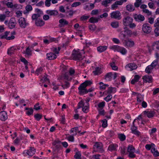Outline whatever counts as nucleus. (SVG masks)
Instances as JSON below:
<instances>
[{
	"label": "nucleus",
	"instance_id": "40",
	"mask_svg": "<svg viewBox=\"0 0 159 159\" xmlns=\"http://www.w3.org/2000/svg\"><path fill=\"white\" fill-rule=\"evenodd\" d=\"M60 143V141H55L52 143V144L57 148H58L61 147Z\"/></svg>",
	"mask_w": 159,
	"mask_h": 159
},
{
	"label": "nucleus",
	"instance_id": "54",
	"mask_svg": "<svg viewBox=\"0 0 159 159\" xmlns=\"http://www.w3.org/2000/svg\"><path fill=\"white\" fill-rule=\"evenodd\" d=\"M43 71V69L42 68L40 67L38 68L35 71V73L37 75H38L39 74H40Z\"/></svg>",
	"mask_w": 159,
	"mask_h": 159
},
{
	"label": "nucleus",
	"instance_id": "41",
	"mask_svg": "<svg viewBox=\"0 0 159 159\" xmlns=\"http://www.w3.org/2000/svg\"><path fill=\"white\" fill-rule=\"evenodd\" d=\"M112 0H105L102 2V4L105 7H107V4L110 3Z\"/></svg>",
	"mask_w": 159,
	"mask_h": 159
},
{
	"label": "nucleus",
	"instance_id": "43",
	"mask_svg": "<svg viewBox=\"0 0 159 159\" xmlns=\"http://www.w3.org/2000/svg\"><path fill=\"white\" fill-rule=\"evenodd\" d=\"M110 66L112 69L114 70H117L118 69V67L115 65L114 62H112L110 63Z\"/></svg>",
	"mask_w": 159,
	"mask_h": 159
},
{
	"label": "nucleus",
	"instance_id": "11",
	"mask_svg": "<svg viewBox=\"0 0 159 159\" xmlns=\"http://www.w3.org/2000/svg\"><path fill=\"white\" fill-rule=\"evenodd\" d=\"M133 19L129 16H126L123 18V24L126 27L128 26L131 22H132Z\"/></svg>",
	"mask_w": 159,
	"mask_h": 159
},
{
	"label": "nucleus",
	"instance_id": "45",
	"mask_svg": "<svg viewBox=\"0 0 159 159\" xmlns=\"http://www.w3.org/2000/svg\"><path fill=\"white\" fill-rule=\"evenodd\" d=\"M112 98V95L109 94L106 97L104 98V99L107 102H108Z\"/></svg>",
	"mask_w": 159,
	"mask_h": 159
},
{
	"label": "nucleus",
	"instance_id": "20",
	"mask_svg": "<svg viewBox=\"0 0 159 159\" xmlns=\"http://www.w3.org/2000/svg\"><path fill=\"white\" fill-rule=\"evenodd\" d=\"M143 81L145 82L151 83L152 80V77L149 75H146L143 77Z\"/></svg>",
	"mask_w": 159,
	"mask_h": 159
},
{
	"label": "nucleus",
	"instance_id": "10",
	"mask_svg": "<svg viewBox=\"0 0 159 159\" xmlns=\"http://www.w3.org/2000/svg\"><path fill=\"white\" fill-rule=\"evenodd\" d=\"M120 16L121 13L118 11H113L110 14V16L112 18L120 20L121 19Z\"/></svg>",
	"mask_w": 159,
	"mask_h": 159
},
{
	"label": "nucleus",
	"instance_id": "53",
	"mask_svg": "<svg viewBox=\"0 0 159 159\" xmlns=\"http://www.w3.org/2000/svg\"><path fill=\"white\" fill-rule=\"evenodd\" d=\"M112 74L111 72H109L105 76V79L110 80L111 79Z\"/></svg>",
	"mask_w": 159,
	"mask_h": 159
},
{
	"label": "nucleus",
	"instance_id": "58",
	"mask_svg": "<svg viewBox=\"0 0 159 159\" xmlns=\"http://www.w3.org/2000/svg\"><path fill=\"white\" fill-rule=\"evenodd\" d=\"M99 13V11L98 10H94L92 11L91 14L92 15H97Z\"/></svg>",
	"mask_w": 159,
	"mask_h": 159
},
{
	"label": "nucleus",
	"instance_id": "56",
	"mask_svg": "<svg viewBox=\"0 0 159 159\" xmlns=\"http://www.w3.org/2000/svg\"><path fill=\"white\" fill-rule=\"evenodd\" d=\"M154 32L156 36H157L159 35V25L156 27L154 30Z\"/></svg>",
	"mask_w": 159,
	"mask_h": 159
},
{
	"label": "nucleus",
	"instance_id": "16",
	"mask_svg": "<svg viewBox=\"0 0 159 159\" xmlns=\"http://www.w3.org/2000/svg\"><path fill=\"white\" fill-rule=\"evenodd\" d=\"M123 4V2L118 1H116L113 4L111 5V9L112 10H116L118 7V5H121Z\"/></svg>",
	"mask_w": 159,
	"mask_h": 159
},
{
	"label": "nucleus",
	"instance_id": "38",
	"mask_svg": "<svg viewBox=\"0 0 159 159\" xmlns=\"http://www.w3.org/2000/svg\"><path fill=\"white\" fill-rule=\"evenodd\" d=\"M153 68L152 66L151 65L148 66L145 69V71L147 73H151Z\"/></svg>",
	"mask_w": 159,
	"mask_h": 159
},
{
	"label": "nucleus",
	"instance_id": "25",
	"mask_svg": "<svg viewBox=\"0 0 159 159\" xmlns=\"http://www.w3.org/2000/svg\"><path fill=\"white\" fill-rule=\"evenodd\" d=\"M117 147L118 146L117 145L115 144H111L109 146L108 149L111 151H116Z\"/></svg>",
	"mask_w": 159,
	"mask_h": 159
},
{
	"label": "nucleus",
	"instance_id": "28",
	"mask_svg": "<svg viewBox=\"0 0 159 159\" xmlns=\"http://www.w3.org/2000/svg\"><path fill=\"white\" fill-rule=\"evenodd\" d=\"M126 9L129 11H133L135 10V8L133 5L129 4L126 6Z\"/></svg>",
	"mask_w": 159,
	"mask_h": 159
},
{
	"label": "nucleus",
	"instance_id": "59",
	"mask_svg": "<svg viewBox=\"0 0 159 159\" xmlns=\"http://www.w3.org/2000/svg\"><path fill=\"white\" fill-rule=\"evenodd\" d=\"M80 4L81 3L79 2H74L71 5V6L72 7H76L79 6Z\"/></svg>",
	"mask_w": 159,
	"mask_h": 159
},
{
	"label": "nucleus",
	"instance_id": "64",
	"mask_svg": "<svg viewBox=\"0 0 159 159\" xmlns=\"http://www.w3.org/2000/svg\"><path fill=\"white\" fill-rule=\"evenodd\" d=\"M154 18L153 17H149L148 18V22L150 24H152L154 22Z\"/></svg>",
	"mask_w": 159,
	"mask_h": 159
},
{
	"label": "nucleus",
	"instance_id": "26",
	"mask_svg": "<svg viewBox=\"0 0 159 159\" xmlns=\"http://www.w3.org/2000/svg\"><path fill=\"white\" fill-rule=\"evenodd\" d=\"M99 18H96L95 17H92L90 18L89 21L91 23H94L98 22V20H100Z\"/></svg>",
	"mask_w": 159,
	"mask_h": 159
},
{
	"label": "nucleus",
	"instance_id": "63",
	"mask_svg": "<svg viewBox=\"0 0 159 159\" xmlns=\"http://www.w3.org/2000/svg\"><path fill=\"white\" fill-rule=\"evenodd\" d=\"M89 17V16L84 15L81 17V19L82 20H87Z\"/></svg>",
	"mask_w": 159,
	"mask_h": 159
},
{
	"label": "nucleus",
	"instance_id": "2",
	"mask_svg": "<svg viewBox=\"0 0 159 159\" xmlns=\"http://www.w3.org/2000/svg\"><path fill=\"white\" fill-rule=\"evenodd\" d=\"M84 57L83 56V54H81L80 51L79 50L76 51L74 50L72 54V57L74 60H82Z\"/></svg>",
	"mask_w": 159,
	"mask_h": 159
},
{
	"label": "nucleus",
	"instance_id": "29",
	"mask_svg": "<svg viewBox=\"0 0 159 159\" xmlns=\"http://www.w3.org/2000/svg\"><path fill=\"white\" fill-rule=\"evenodd\" d=\"M16 50V48H15L14 47H12L8 49L7 53L9 55H11L14 53Z\"/></svg>",
	"mask_w": 159,
	"mask_h": 159
},
{
	"label": "nucleus",
	"instance_id": "23",
	"mask_svg": "<svg viewBox=\"0 0 159 159\" xmlns=\"http://www.w3.org/2000/svg\"><path fill=\"white\" fill-rule=\"evenodd\" d=\"M93 73L95 75H98L102 73V71L100 67H97L93 71Z\"/></svg>",
	"mask_w": 159,
	"mask_h": 159
},
{
	"label": "nucleus",
	"instance_id": "14",
	"mask_svg": "<svg viewBox=\"0 0 159 159\" xmlns=\"http://www.w3.org/2000/svg\"><path fill=\"white\" fill-rule=\"evenodd\" d=\"M133 17L136 21L138 22H141L145 20L144 16L141 14H135L133 16Z\"/></svg>",
	"mask_w": 159,
	"mask_h": 159
},
{
	"label": "nucleus",
	"instance_id": "18",
	"mask_svg": "<svg viewBox=\"0 0 159 159\" xmlns=\"http://www.w3.org/2000/svg\"><path fill=\"white\" fill-rule=\"evenodd\" d=\"M7 118V112L5 111L0 112V119L2 121L6 120Z\"/></svg>",
	"mask_w": 159,
	"mask_h": 159
},
{
	"label": "nucleus",
	"instance_id": "35",
	"mask_svg": "<svg viewBox=\"0 0 159 159\" xmlns=\"http://www.w3.org/2000/svg\"><path fill=\"white\" fill-rule=\"evenodd\" d=\"M137 100L138 103H141L143 101V96L140 94H139L137 96Z\"/></svg>",
	"mask_w": 159,
	"mask_h": 159
},
{
	"label": "nucleus",
	"instance_id": "36",
	"mask_svg": "<svg viewBox=\"0 0 159 159\" xmlns=\"http://www.w3.org/2000/svg\"><path fill=\"white\" fill-rule=\"evenodd\" d=\"M60 79L65 81L67 80H71V78H69L66 74H65L63 76H61Z\"/></svg>",
	"mask_w": 159,
	"mask_h": 159
},
{
	"label": "nucleus",
	"instance_id": "60",
	"mask_svg": "<svg viewBox=\"0 0 159 159\" xmlns=\"http://www.w3.org/2000/svg\"><path fill=\"white\" fill-rule=\"evenodd\" d=\"M105 102H102L99 103L98 104V107L99 108H102L105 106Z\"/></svg>",
	"mask_w": 159,
	"mask_h": 159
},
{
	"label": "nucleus",
	"instance_id": "30",
	"mask_svg": "<svg viewBox=\"0 0 159 159\" xmlns=\"http://www.w3.org/2000/svg\"><path fill=\"white\" fill-rule=\"evenodd\" d=\"M152 47L154 50H159V41H156L152 45Z\"/></svg>",
	"mask_w": 159,
	"mask_h": 159
},
{
	"label": "nucleus",
	"instance_id": "5",
	"mask_svg": "<svg viewBox=\"0 0 159 159\" xmlns=\"http://www.w3.org/2000/svg\"><path fill=\"white\" fill-rule=\"evenodd\" d=\"M111 48L115 51L120 52L123 55L125 54L127 52V50L125 48L118 45L113 46L111 47Z\"/></svg>",
	"mask_w": 159,
	"mask_h": 159
},
{
	"label": "nucleus",
	"instance_id": "50",
	"mask_svg": "<svg viewBox=\"0 0 159 159\" xmlns=\"http://www.w3.org/2000/svg\"><path fill=\"white\" fill-rule=\"evenodd\" d=\"M34 117L37 120L39 121L41 118L42 115L40 114H37L34 115Z\"/></svg>",
	"mask_w": 159,
	"mask_h": 159
},
{
	"label": "nucleus",
	"instance_id": "1",
	"mask_svg": "<svg viewBox=\"0 0 159 159\" xmlns=\"http://www.w3.org/2000/svg\"><path fill=\"white\" fill-rule=\"evenodd\" d=\"M91 84V82L88 80L85 81L83 83L80 84L78 87L79 92L80 94L83 95L87 93V89H86V87Z\"/></svg>",
	"mask_w": 159,
	"mask_h": 159
},
{
	"label": "nucleus",
	"instance_id": "48",
	"mask_svg": "<svg viewBox=\"0 0 159 159\" xmlns=\"http://www.w3.org/2000/svg\"><path fill=\"white\" fill-rule=\"evenodd\" d=\"M86 104L84 103L81 100L78 103V108L83 107Z\"/></svg>",
	"mask_w": 159,
	"mask_h": 159
},
{
	"label": "nucleus",
	"instance_id": "52",
	"mask_svg": "<svg viewBox=\"0 0 159 159\" xmlns=\"http://www.w3.org/2000/svg\"><path fill=\"white\" fill-rule=\"evenodd\" d=\"M25 9L28 12L32 10V7L31 5L28 4L26 6Z\"/></svg>",
	"mask_w": 159,
	"mask_h": 159
},
{
	"label": "nucleus",
	"instance_id": "62",
	"mask_svg": "<svg viewBox=\"0 0 159 159\" xmlns=\"http://www.w3.org/2000/svg\"><path fill=\"white\" fill-rule=\"evenodd\" d=\"M158 60L157 59H156L154 60L151 64V65L153 66V68L156 65H157L158 63Z\"/></svg>",
	"mask_w": 159,
	"mask_h": 159
},
{
	"label": "nucleus",
	"instance_id": "32",
	"mask_svg": "<svg viewBox=\"0 0 159 159\" xmlns=\"http://www.w3.org/2000/svg\"><path fill=\"white\" fill-rule=\"evenodd\" d=\"M99 84L100 85V89L102 90H105L108 86V84H104L102 82H100Z\"/></svg>",
	"mask_w": 159,
	"mask_h": 159
},
{
	"label": "nucleus",
	"instance_id": "57",
	"mask_svg": "<svg viewBox=\"0 0 159 159\" xmlns=\"http://www.w3.org/2000/svg\"><path fill=\"white\" fill-rule=\"evenodd\" d=\"M124 29L125 30V32H126L127 34H131V31L130 30H129L126 27H125L124 28Z\"/></svg>",
	"mask_w": 159,
	"mask_h": 159
},
{
	"label": "nucleus",
	"instance_id": "17",
	"mask_svg": "<svg viewBox=\"0 0 159 159\" xmlns=\"http://www.w3.org/2000/svg\"><path fill=\"white\" fill-rule=\"evenodd\" d=\"M144 115H147V117L149 118L153 117L155 114V112L153 111H144L143 112Z\"/></svg>",
	"mask_w": 159,
	"mask_h": 159
},
{
	"label": "nucleus",
	"instance_id": "49",
	"mask_svg": "<svg viewBox=\"0 0 159 159\" xmlns=\"http://www.w3.org/2000/svg\"><path fill=\"white\" fill-rule=\"evenodd\" d=\"M118 137L121 141H123L125 139V136L123 134H119Z\"/></svg>",
	"mask_w": 159,
	"mask_h": 159
},
{
	"label": "nucleus",
	"instance_id": "47",
	"mask_svg": "<svg viewBox=\"0 0 159 159\" xmlns=\"http://www.w3.org/2000/svg\"><path fill=\"white\" fill-rule=\"evenodd\" d=\"M89 29L92 31H94L96 28V26L94 25H89Z\"/></svg>",
	"mask_w": 159,
	"mask_h": 159
},
{
	"label": "nucleus",
	"instance_id": "4",
	"mask_svg": "<svg viewBox=\"0 0 159 159\" xmlns=\"http://www.w3.org/2000/svg\"><path fill=\"white\" fill-rule=\"evenodd\" d=\"M60 48L59 47L57 48L56 47H53L51 48V50L52 52H50V60H54L57 57V54L59 53Z\"/></svg>",
	"mask_w": 159,
	"mask_h": 159
},
{
	"label": "nucleus",
	"instance_id": "21",
	"mask_svg": "<svg viewBox=\"0 0 159 159\" xmlns=\"http://www.w3.org/2000/svg\"><path fill=\"white\" fill-rule=\"evenodd\" d=\"M59 23L60 24L59 26L60 27H63L68 24V22L67 21L63 18L59 20Z\"/></svg>",
	"mask_w": 159,
	"mask_h": 159
},
{
	"label": "nucleus",
	"instance_id": "7",
	"mask_svg": "<svg viewBox=\"0 0 159 159\" xmlns=\"http://www.w3.org/2000/svg\"><path fill=\"white\" fill-rule=\"evenodd\" d=\"M127 151L129 153V156L131 158H134L135 157L134 154L135 149L134 147L132 145H129L127 148Z\"/></svg>",
	"mask_w": 159,
	"mask_h": 159
},
{
	"label": "nucleus",
	"instance_id": "3",
	"mask_svg": "<svg viewBox=\"0 0 159 159\" xmlns=\"http://www.w3.org/2000/svg\"><path fill=\"white\" fill-rule=\"evenodd\" d=\"M10 32L6 31L4 33V34L2 35L1 39H5L7 40H10L14 39L15 38V36L13 35L15 34V32H13L11 33V34Z\"/></svg>",
	"mask_w": 159,
	"mask_h": 159
},
{
	"label": "nucleus",
	"instance_id": "37",
	"mask_svg": "<svg viewBox=\"0 0 159 159\" xmlns=\"http://www.w3.org/2000/svg\"><path fill=\"white\" fill-rule=\"evenodd\" d=\"M31 52L32 51L31 49L29 48H27L25 51L23 52L24 53L26 54L27 56H30L31 55Z\"/></svg>",
	"mask_w": 159,
	"mask_h": 159
},
{
	"label": "nucleus",
	"instance_id": "9",
	"mask_svg": "<svg viewBox=\"0 0 159 159\" xmlns=\"http://www.w3.org/2000/svg\"><path fill=\"white\" fill-rule=\"evenodd\" d=\"M19 26L22 28H25L29 24L26 22L25 19L23 17H21L18 20Z\"/></svg>",
	"mask_w": 159,
	"mask_h": 159
},
{
	"label": "nucleus",
	"instance_id": "15",
	"mask_svg": "<svg viewBox=\"0 0 159 159\" xmlns=\"http://www.w3.org/2000/svg\"><path fill=\"white\" fill-rule=\"evenodd\" d=\"M16 24V23L15 18H12L10 19L8 24V26L9 28L12 29L15 27Z\"/></svg>",
	"mask_w": 159,
	"mask_h": 159
},
{
	"label": "nucleus",
	"instance_id": "27",
	"mask_svg": "<svg viewBox=\"0 0 159 159\" xmlns=\"http://www.w3.org/2000/svg\"><path fill=\"white\" fill-rule=\"evenodd\" d=\"M107 48V47L106 46H100L97 47V49L98 52H102L105 51Z\"/></svg>",
	"mask_w": 159,
	"mask_h": 159
},
{
	"label": "nucleus",
	"instance_id": "42",
	"mask_svg": "<svg viewBox=\"0 0 159 159\" xmlns=\"http://www.w3.org/2000/svg\"><path fill=\"white\" fill-rule=\"evenodd\" d=\"M142 11L143 12L146 14L148 16H151L152 14L151 11H150L148 9H143Z\"/></svg>",
	"mask_w": 159,
	"mask_h": 159
},
{
	"label": "nucleus",
	"instance_id": "22",
	"mask_svg": "<svg viewBox=\"0 0 159 159\" xmlns=\"http://www.w3.org/2000/svg\"><path fill=\"white\" fill-rule=\"evenodd\" d=\"M36 152L35 149L34 147H31L30 149L27 151V154L30 156H33Z\"/></svg>",
	"mask_w": 159,
	"mask_h": 159
},
{
	"label": "nucleus",
	"instance_id": "8",
	"mask_svg": "<svg viewBox=\"0 0 159 159\" xmlns=\"http://www.w3.org/2000/svg\"><path fill=\"white\" fill-rule=\"evenodd\" d=\"M142 30L144 33L149 34L151 31L152 28L148 24H144L142 26Z\"/></svg>",
	"mask_w": 159,
	"mask_h": 159
},
{
	"label": "nucleus",
	"instance_id": "46",
	"mask_svg": "<svg viewBox=\"0 0 159 159\" xmlns=\"http://www.w3.org/2000/svg\"><path fill=\"white\" fill-rule=\"evenodd\" d=\"M26 110H28L26 111V113L29 116L30 115L33 114V109L32 108H26Z\"/></svg>",
	"mask_w": 159,
	"mask_h": 159
},
{
	"label": "nucleus",
	"instance_id": "12",
	"mask_svg": "<svg viewBox=\"0 0 159 159\" xmlns=\"http://www.w3.org/2000/svg\"><path fill=\"white\" fill-rule=\"evenodd\" d=\"M122 42L124 46L127 48H131L134 44V42L130 40H123Z\"/></svg>",
	"mask_w": 159,
	"mask_h": 159
},
{
	"label": "nucleus",
	"instance_id": "55",
	"mask_svg": "<svg viewBox=\"0 0 159 159\" xmlns=\"http://www.w3.org/2000/svg\"><path fill=\"white\" fill-rule=\"evenodd\" d=\"M81 154L79 152H76L74 156V157L75 159H81Z\"/></svg>",
	"mask_w": 159,
	"mask_h": 159
},
{
	"label": "nucleus",
	"instance_id": "33",
	"mask_svg": "<svg viewBox=\"0 0 159 159\" xmlns=\"http://www.w3.org/2000/svg\"><path fill=\"white\" fill-rule=\"evenodd\" d=\"M88 102H86V104L83 107V111L85 113H87L89 111Z\"/></svg>",
	"mask_w": 159,
	"mask_h": 159
},
{
	"label": "nucleus",
	"instance_id": "6",
	"mask_svg": "<svg viewBox=\"0 0 159 159\" xmlns=\"http://www.w3.org/2000/svg\"><path fill=\"white\" fill-rule=\"evenodd\" d=\"M102 147V144L101 143L96 142L95 143L93 148L95 151L102 153L104 152Z\"/></svg>",
	"mask_w": 159,
	"mask_h": 159
},
{
	"label": "nucleus",
	"instance_id": "19",
	"mask_svg": "<svg viewBox=\"0 0 159 159\" xmlns=\"http://www.w3.org/2000/svg\"><path fill=\"white\" fill-rule=\"evenodd\" d=\"M137 66L134 63H130L127 65L126 67L128 70H132L137 68Z\"/></svg>",
	"mask_w": 159,
	"mask_h": 159
},
{
	"label": "nucleus",
	"instance_id": "24",
	"mask_svg": "<svg viewBox=\"0 0 159 159\" xmlns=\"http://www.w3.org/2000/svg\"><path fill=\"white\" fill-rule=\"evenodd\" d=\"M116 89L115 88L112 87H109L107 90L104 92H107L108 94H110L111 93H115L116 92Z\"/></svg>",
	"mask_w": 159,
	"mask_h": 159
},
{
	"label": "nucleus",
	"instance_id": "44",
	"mask_svg": "<svg viewBox=\"0 0 159 159\" xmlns=\"http://www.w3.org/2000/svg\"><path fill=\"white\" fill-rule=\"evenodd\" d=\"M154 146H155V145L154 144H152L151 145L148 144L145 145V148L148 150H149Z\"/></svg>",
	"mask_w": 159,
	"mask_h": 159
},
{
	"label": "nucleus",
	"instance_id": "13",
	"mask_svg": "<svg viewBox=\"0 0 159 159\" xmlns=\"http://www.w3.org/2000/svg\"><path fill=\"white\" fill-rule=\"evenodd\" d=\"M136 119H134L133 123V125L131 127V133L136 135L139 136L140 135V133L137 130V127L135 126L134 122Z\"/></svg>",
	"mask_w": 159,
	"mask_h": 159
},
{
	"label": "nucleus",
	"instance_id": "31",
	"mask_svg": "<svg viewBox=\"0 0 159 159\" xmlns=\"http://www.w3.org/2000/svg\"><path fill=\"white\" fill-rule=\"evenodd\" d=\"M36 25L37 26H41L43 25L44 24L43 21L42 20L37 19L35 21Z\"/></svg>",
	"mask_w": 159,
	"mask_h": 159
},
{
	"label": "nucleus",
	"instance_id": "51",
	"mask_svg": "<svg viewBox=\"0 0 159 159\" xmlns=\"http://www.w3.org/2000/svg\"><path fill=\"white\" fill-rule=\"evenodd\" d=\"M6 16L4 14H0V21L3 22L5 19Z\"/></svg>",
	"mask_w": 159,
	"mask_h": 159
},
{
	"label": "nucleus",
	"instance_id": "61",
	"mask_svg": "<svg viewBox=\"0 0 159 159\" xmlns=\"http://www.w3.org/2000/svg\"><path fill=\"white\" fill-rule=\"evenodd\" d=\"M73 135H70L67 137V139L69 141L73 142L74 140Z\"/></svg>",
	"mask_w": 159,
	"mask_h": 159
},
{
	"label": "nucleus",
	"instance_id": "34",
	"mask_svg": "<svg viewBox=\"0 0 159 159\" xmlns=\"http://www.w3.org/2000/svg\"><path fill=\"white\" fill-rule=\"evenodd\" d=\"M78 130V127H75L72 128L70 131L71 133H74V134H73V135H75L77 134L78 132H80V131H79Z\"/></svg>",
	"mask_w": 159,
	"mask_h": 159
},
{
	"label": "nucleus",
	"instance_id": "39",
	"mask_svg": "<svg viewBox=\"0 0 159 159\" xmlns=\"http://www.w3.org/2000/svg\"><path fill=\"white\" fill-rule=\"evenodd\" d=\"M111 26L114 28H117L119 26V23L118 21H113L111 23Z\"/></svg>",
	"mask_w": 159,
	"mask_h": 159
}]
</instances>
